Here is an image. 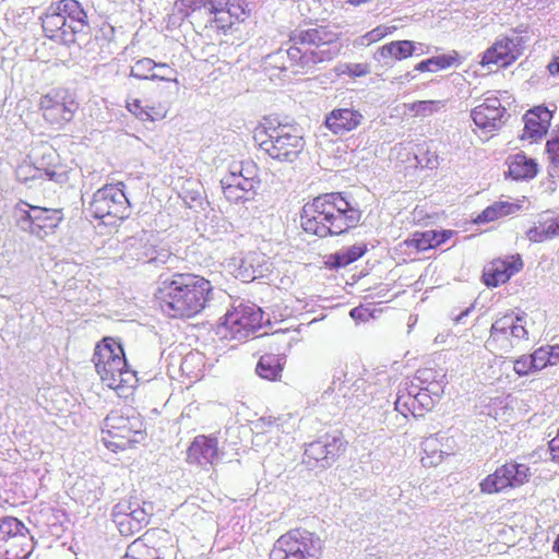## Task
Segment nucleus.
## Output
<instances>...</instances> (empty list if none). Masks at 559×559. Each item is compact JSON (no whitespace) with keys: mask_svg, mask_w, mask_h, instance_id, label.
Returning a JSON list of instances; mask_svg holds the SVG:
<instances>
[{"mask_svg":"<svg viewBox=\"0 0 559 559\" xmlns=\"http://www.w3.org/2000/svg\"><path fill=\"white\" fill-rule=\"evenodd\" d=\"M521 53V38L519 36H504L496 40L481 58L483 66L496 64L508 67L518 59Z\"/></svg>","mask_w":559,"mask_h":559,"instance_id":"nucleus-20","label":"nucleus"},{"mask_svg":"<svg viewBox=\"0 0 559 559\" xmlns=\"http://www.w3.org/2000/svg\"><path fill=\"white\" fill-rule=\"evenodd\" d=\"M513 369L519 376H526L532 371H536L531 356H521L514 360Z\"/></svg>","mask_w":559,"mask_h":559,"instance_id":"nucleus-49","label":"nucleus"},{"mask_svg":"<svg viewBox=\"0 0 559 559\" xmlns=\"http://www.w3.org/2000/svg\"><path fill=\"white\" fill-rule=\"evenodd\" d=\"M520 205L508 201H498L487 206L476 218V223L493 222L500 217L515 213Z\"/></svg>","mask_w":559,"mask_h":559,"instance_id":"nucleus-34","label":"nucleus"},{"mask_svg":"<svg viewBox=\"0 0 559 559\" xmlns=\"http://www.w3.org/2000/svg\"><path fill=\"white\" fill-rule=\"evenodd\" d=\"M26 527L16 518L5 516L0 520V540L15 536H25Z\"/></svg>","mask_w":559,"mask_h":559,"instance_id":"nucleus-38","label":"nucleus"},{"mask_svg":"<svg viewBox=\"0 0 559 559\" xmlns=\"http://www.w3.org/2000/svg\"><path fill=\"white\" fill-rule=\"evenodd\" d=\"M443 107L444 103L442 100H418L411 104L409 111L413 112L414 116L427 117Z\"/></svg>","mask_w":559,"mask_h":559,"instance_id":"nucleus-42","label":"nucleus"},{"mask_svg":"<svg viewBox=\"0 0 559 559\" xmlns=\"http://www.w3.org/2000/svg\"><path fill=\"white\" fill-rule=\"evenodd\" d=\"M219 459L218 440L214 435L197 436L187 450V462L205 469L217 464Z\"/></svg>","mask_w":559,"mask_h":559,"instance_id":"nucleus-19","label":"nucleus"},{"mask_svg":"<svg viewBox=\"0 0 559 559\" xmlns=\"http://www.w3.org/2000/svg\"><path fill=\"white\" fill-rule=\"evenodd\" d=\"M533 367L535 370H542L549 366V356L547 354L546 346L537 348L532 355Z\"/></svg>","mask_w":559,"mask_h":559,"instance_id":"nucleus-48","label":"nucleus"},{"mask_svg":"<svg viewBox=\"0 0 559 559\" xmlns=\"http://www.w3.org/2000/svg\"><path fill=\"white\" fill-rule=\"evenodd\" d=\"M230 296L215 288L203 276L192 273H175L164 280L157 292V299L164 313L171 318H191L216 300L224 301Z\"/></svg>","mask_w":559,"mask_h":559,"instance_id":"nucleus-1","label":"nucleus"},{"mask_svg":"<svg viewBox=\"0 0 559 559\" xmlns=\"http://www.w3.org/2000/svg\"><path fill=\"white\" fill-rule=\"evenodd\" d=\"M350 317L356 319V318H361L362 316V310L360 308H354L350 310L349 312Z\"/></svg>","mask_w":559,"mask_h":559,"instance_id":"nucleus-64","label":"nucleus"},{"mask_svg":"<svg viewBox=\"0 0 559 559\" xmlns=\"http://www.w3.org/2000/svg\"><path fill=\"white\" fill-rule=\"evenodd\" d=\"M552 112L544 106L530 109L524 115V135L531 139L542 138L547 133Z\"/></svg>","mask_w":559,"mask_h":559,"instance_id":"nucleus-24","label":"nucleus"},{"mask_svg":"<svg viewBox=\"0 0 559 559\" xmlns=\"http://www.w3.org/2000/svg\"><path fill=\"white\" fill-rule=\"evenodd\" d=\"M344 451V441L338 436L325 435L306 445L304 462L309 466L328 467Z\"/></svg>","mask_w":559,"mask_h":559,"instance_id":"nucleus-18","label":"nucleus"},{"mask_svg":"<svg viewBox=\"0 0 559 559\" xmlns=\"http://www.w3.org/2000/svg\"><path fill=\"white\" fill-rule=\"evenodd\" d=\"M423 390H424V386L421 384H419V382H417L414 378L411 381H405L404 383H402L400 385L397 394H409V396H412V395L417 396V394L421 393Z\"/></svg>","mask_w":559,"mask_h":559,"instance_id":"nucleus-50","label":"nucleus"},{"mask_svg":"<svg viewBox=\"0 0 559 559\" xmlns=\"http://www.w3.org/2000/svg\"><path fill=\"white\" fill-rule=\"evenodd\" d=\"M253 139L271 158L286 163H293L305 146L299 130L290 124L262 126L255 130Z\"/></svg>","mask_w":559,"mask_h":559,"instance_id":"nucleus-6","label":"nucleus"},{"mask_svg":"<svg viewBox=\"0 0 559 559\" xmlns=\"http://www.w3.org/2000/svg\"><path fill=\"white\" fill-rule=\"evenodd\" d=\"M262 310L253 304L239 302L228 310L217 328V334L226 340L242 342L261 328Z\"/></svg>","mask_w":559,"mask_h":559,"instance_id":"nucleus-10","label":"nucleus"},{"mask_svg":"<svg viewBox=\"0 0 559 559\" xmlns=\"http://www.w3.org/2000/svg\"><path fill=\"white\" fill-rule=\"evenodd\" d=\"M361 212L353 206L340 192L324 193L306 203L300 224L307 234L320 238L336 236L354 228Z\"/></svg>","mask_w":559,"mask_h":559,"instance_id":"nucleus-2","label":"nucleus"},{"mask_svg":"<svg viewBox=\"0 0 559 559\" xmlns=\"http://www.w3.org/2000/svg\"><path fill=\"white\" fill-rule=\"evenodd\" d=\"M127 109L141 121H156L166 117L167 108L160 103L144 104L138 98H128Z\"/></svg>","mask_w":559,"mask_h":559,"instance_id":"nucleus-27","label":"nucleus"},{"mask_svg":"<svg viewBox=\"0 0 559 559\" xmlns=\"http://www.w3.org/2000/svg\"><path fill=\"white\" fill-rule=\"evenodd\" d=\"M276 354H265L260 357L257 365V373L266 380H276L283 370V357L284 352L280 347H276Z\"/></svg>","mask_w":559,"mask_h":559,"instance_id":"nucleus-30","label":"nucleus"},{"mask_svg":"<svg viewBox=\"0 0 559 559\" xmlns=\"http://www.w3.org/2000/svg\"><path fill=\"white\" fill-rule=\"evenodd\" d=\"M151 502L121 500L112 508L111 516L122 535H133L147 525L153 514Z\"/></svg>","mask_w":559,"mask_h":559,"instance_id":"nucleus-16","label":"nucleus"},{"mask_svg":"<svg viewBox=\"0 0 559 559\" xmlns=\"http://www.w3.org/2000/svg\"><path fill=\"white\" fill-rule=\"evenodd\" d=\"M260 185L259 167L252 160L234 163L221 179L225 198L234 203L252 200Z\"/></svg>","mask_w":559,"mask_h":559,"instance_id":"nucleus-8","label":"nucleus"},{"mask_svg":"<svg viewBox=\"0 0 559 559\" xmlns=\"http://www.w3.org/2000/svg\"><path fill=\"white\" fill-rule=\"evenodd\" d=\"M245 5H236L233 9L228 8L227 11L213 14L209 21L210 27L226 33L236 23L243 21L247 17Z\"/></svg>","mask_w":559,"mask_h":559,"instance_id":"nucleus-29","label":"nucleus"},{"mask_svg":"<svg viewBox=\"0 0 559 559\" xmlns=\"http://www.w3.org/2000/svg\"><path fill=\"white\" fill-rule=\"evenodd\" d=\"M435 237V230L415 231L411 238L405 240V243L409 248H414L417 251H426L431 249V239Z\"/></svg>","mask_w":559,"mask_h":559,"instance_id":"nucleus-41","label":"nucleus"},{"mask_svg":"<svg viewBox=\"0 0 559 559\" xmlns=\"http://www.w3.org/2000/svg\"><path fill=\"white\" fill-rule=\"evenodd\" d=\"M395 409L401 413L404 417L412 414L415 417L423 416L419 412L416 395L409 396V394H397L395 401Z\"/></svg>","mask_w":559,"mask_h":559,"instance_id":"nucleus-40","label":"nucleus"},{"mask_svg":"<svg viewBox=\"0 0 559 559\" xmlns=\"http://www.w3.org/2000/svg\"><path fill=\"white\" fill-rule=\"evenodd\" d=\"M93 361L103 383L112 390L124 393L138 381L135 372L127 367L121 344L112 338H104L96 346Z\"/></svg>","mask_w":559,"mask_h":559,"instance_id":"nucleus-5","label":"nucleus"},{"mask_svg":"<svg viewBox=\"0 0 559 559\" xmlns=\"http://www.w3.org/2000/svg\"><path fill=\"white\" fill-rule=\"evenodd\" d=\"M58 155L52 148H48L44 153L41 162L39 163L38 169H44L46 177L58 183L68 181L69 176L64 166L59 164H52V159L57 158Z\"/></svg>","mask_w":559,"mask_h":559,"instance_id":"nucleus-32","label":"nucleus"},{"mask_svg":"<svg viewBox=\"0 0 559 559\" xmlns=\"http://www.w3.org/2000/svg\"><path fill=\"white\" fill-rule=\"evenodd\" d=\"M198 358H200L199 353H195V354H192V353H191V354L187 355V356L185 357L183 361H182V369L187 368V366H188L191 361H193V360H195V359H198Z\"/></svg>","mask_w":559,"mask_h":559,"instance_id":"nucleus-63","label":"nucleus"},{"mask_svg":"<svg viewBox=\"0 0 559 559\" xmlns=\"http://www.w3.org/2000/svg\"><path fill=\"white\" fill-rule=\"evenodd\" d=\"M362 120V115L353 108H336L325 117V127L336 135L355 130Z\"/></svg>","mask_w":559,"mask_h":559,"instance_id":"nucleus-23","label":"nucleus"},{"mask_svg":"<svg viewBox=\"0 0 559 559\" xmlns=\"http://www.w3.org/2000/svg\"><path fill=\"white\" fill-rule=\"evenodd\" d=\"M456 58L452 55H439L420 61L415 66L419 72H437L450 68Z\"/></svg>","mask_w":559,"mask_h":559,"instance_id":"nucleus-37","label":"nucleus"},{"mask_svg":"<svg viewBox=\"0 0 559 559\" xmlns=\"http://www.w3.org/2000/svg\"><path fill=\"white\" fill-rule=\"evenodd\" d=\"M236 5H245L242 0H210L206 10L211 15L227 11L228 8L233 9Z\"/></svg>","mask_w":559,"mask_h":559,"instance_id":"nucleus-44","label":"nucleus"},{"mask_svg":"<svg viewBox=\"0 0 559 559\" xmlns=\"http://www.w3.org/2000/svg\"><path fill=\"white\" fill-rule=\"evenodd\" d=\"M124 258L160 266L175 259L167 246L158 245L153 231L142 230L126 240Z\"/></svg>","mask_w":559,"mask_h":559,"instance_id":"nucleus-14","label":"nucleus"},{"mask_svg":"<svg viewBox=\"0 0 559 559\" xmlns=\"http://www.w3.org/2000/svg\"><path fill=\"white\" fill-rule=\"evenodd\" d=\"M177 75H178L177 70H175L169 64L156 62V70H154L153 75H151V81H164V82L178 83Z\"/></svg>","mask_w":559,"mask_h":559,"instance_id":"nucleus-43","label":"nucleus"},{"mask_svg":"<svg viewBox=\"0 0 559 559\" xmlns=\"http://www.w3.org/2000/svg\"><path fill=\"white\" fill-rule=\"evenodd\" d=\"M322 540L312 532L302 528L283 534L273 546L270 559H320Z\"/></svg>","mask_w":559,"mask_h":559,"instance_id":"nucleus-9","label":"nucleus"},{"mask_svg":"<svg viewBox=\"0 0 559 559\" xmlns=\"http://www.w3.org/2000/svg\"><path fill=\"white\" fill-rule=\"evenodd\" d=\"M102 440L106 448L117 451L139 443L144 438L143 421L132 409L112 411L104 419Z\"/></svg>","mask_w":559,"mask_h":559,"instance_id":"nucleus-7","label":"nucleus"},{"mask_svg":"<svg viewBox=\"0 0 559 559\" xmlns=\"http://www.w3.org/2000/svg\"><path fill=\"white\" fill-rule=\"evenodd\" d=\"M346 377H347V374L343 371L340 372V376L335 373L333 376V381H332L330 389L333 392H337L338 394L346 396L347 395V393L345 391V382L347 381Z\"/></svg>","mask_w":559,"mask_h":559,"instance_id":"nucleus-52","label":"nucleus"},{"mask_svg":"<svg viewBox=\"0 0 559 559\" xmlns=\"http://www.w3.org/2000/svg\"><path fill=\"white\" fill-rule=\"evenodd\" d=\"M289 41L294 45L302 73H311L318 64L336 58L342 45L337 33L326 27L297 28Z\"/></svg>","mask_w":559,"mask_h":559,"instance_id":"nucleus-4","label":"nucleus"},{"mask_svg":"<svg viewBox=\"0 0 559 559\" xmlns=\"http://www.w3.org/2000/svg\"><path fill=\"white\" fill-rule=\"evenodd\" d=\"M140 552H148V547L143 540L136 539L128 546L127 552L122 557V559H146L140 558Z\"/></svg>","mask_w":559,"mask_h":559,"instance_id":"nucleus-47","label":"nucleus"},{"mask_svg":"<svg viewBox=\"0 0 559 559\" xmlns=\"http://www.w3.org/2000/svg\"><path fill=\"white\" fill-rule=\"evenodd\" d=\"M419 412L430 411L435 405V399L425 390L416 396Z\"/></svg>","mask_w":559,"mask_h":559,"instance_id":"nucleus-51","label":"nucleus"},{"mask_svg":"<svg viewBox=\"0 0 559 559\" xmlns=\"http://www.w3.org/2000/svg\"><path fill=\"white\" fill-rule=\"evenodd\" d=\"M39 108L46 121L62 126L72 120L79 105L66 91H53L40 97Z\"/></svg>","mask_w":559,"mask_h":559,"instance_id":"nucleus-17","label":"nucleus"},{"mask_svg":"<svg viewBox=\"0 0 559 559\" xmlns=\"http://www.w3.org/2000/svg\"><path fill=\"white\" fill-rule=\"evenodd\" d=\"M509 176L514 180H530L538 173V165L535 159L523 153H518L510 158Z\"/></svg>","mask_w":559,"mask_h":559,"instance_id":"nucleus-28","label":"nucleus"},{"mask_svg":"<svg viewBox=\"0 0 559 559\" xmlns=\"http://www.w3.org/2000/svg\"><path fill=\"white\" fill-rule=\"evenodd\" d=\"M538 224L543 226L547 239L559 237L558 229L556 227V217L539 219Z\"/></svg>","mask_w":559,"mask_h":559,"instance_id":"nucleus-53","label":"nucleus"},{"mask_svg":"<svg viewBox=\"0 0 559 559\" xmlns=\"http://www.w3.org/2000/svg\"><path fill=\"white\" fill-rule=\"evenodd\" d=\"M210 0H181V3L187 9H190L192 11L199 10L201 8L207 7Z\"/></svg>","mask_w":559,"mask_h":559,"instance_id":"nucleus-59","label":"nucleus"},{"mask_svg":"<svg viewBox=\"0 0 559 559\" xmlns=\"http://www.w3.org/2000/svg\"><path fill=\"white\" fill-rule=\"evenodd\" d=\"M454 235L453 230H435V237L431 239V249L447 242Z\"/></svg>","mask_w":559,"mask_h":559,"instance_id":"nucleus-56","label":"nucleus"},{"mask_svg":"<svg viewBox=\"0 0 559 559\" xmlns=\"http://www.w3.org/2000/svg\"><path fill=\"white\" fill-rule=\"evenodd\" d=\"M390 33H391L390 27L380 25V26H377L376 28H373L372 31L368 32L366 35H364L360 38V41L362 45L364 44L370 45L372 43H376V41L382 39L384 36H386Z\"/></svg>","mask_w":559,"mask_h":559,"instance_id":"nucleus-46","label":"nucleus"},{"mask_svg":"<svg viewBox=\"0 0 559 559\" xmlns=\"http://www.w3.org/2000/svg\"><path fill=\"white\" fill-rule=\"evenodd\" d=\"M424 390L428 392L433 399H438L443 393V384L441 381L436 380L431 384L425 385Z\"/></svg>","mask_w":559,"mask_h":559,"instance_id":"nucleus-57","label":"nucleus"},{"mask_svg":"<svg viewBox=\"0 0 559 559\" xmlns=\"http://www.w3.org/2000/svg\"><path fill=\"white\" fill-rule=\"evenodd\" d=\"M546 349L549 356V366L557 365L559 362V345L546 346Z\"/></svg>","mask_w":559,"mask_h":559,"instance_id":"nucleus-60","label":"nucleus"},{"mask_svg":"<svg viewBox=\"0 0 559 559\" xmlns=\"http://www.w3.org/2000/svg\"><path fill=\"white\" fill-rule=\"evenodd\" d=\"M549 450L552 459L559 461V430L557 436L549 441Z\"/></svg>","mask_w":559,"mask_h":559,"instance_id":"nucleus-61","label":"nucleus"},{"mask_svg":"<svg viewBox=\"0 0 559 559\" xmlns=\"http://www.w3.org/2000/svg\"><path fill=\"white\" fill-rule=\"evenodd\" d=\"M522 267L523 261L520 254L496 259L485 267L483 274L484 283L488 287H497L507 283Z\"/></svg>","mask_w":559,"mask_h":559,"instance_id":"nucleus-22","label":"nucleus"},{"mask_svg":"<svg viewBox=\"0 0 559 559\" xmlns=\"http://www.w3.org/2000/svg\"><path fill=\"white\" fill-rule=\"evenodd\" d=\"M528 332L525 328V316L507 313L498 318L490 328V335L486 341V346L491 350H501L509 353L527 341Z\"/></svg>","mask_w":559,"mask_h":559,"instance_id":"nucleus-13","label":"nucleus"},{"mask_svg":"<svg viewBox=\"0 0 559 559\" xmlns=\"http://www.w3.org/2000/svg\"><path fill=\"white\" fill-rule=\"evenodd\" d=\"M156 70V62L151 58H141L134 61L130 67V76L138 80H150Z\"/></svg>","mask_w":559,"mask_h":559,"instance_id":"nucleus-39","label":"nucleus"},{"mask_svg":"<svg viewBox=\"0 0 559 559\" xmlns=\"http://www.w3.org/2000/svg\"><path fill=\"white\" fill-rule=\"evenodd\" d=\"M261 261H264V257L259 252L247 253L239 263L237 277L243 282H250L257 277L263 275V265Z\"/></svg>","mask_w":559,"mask_h":559,"instance_id":"nucleus-31","label":"nucleus"},{"mask_svg":"<svg viewBox=\"0 0 559 559\" xmlns=\"http://www.w3.org/2000/svg\"><path fill=\"white\" fill-rule=\"evenodd\" d=\"M296 424L292 415L283 417H261L254 423V428L260 432H289Z\"/></svg>","mask_w":559,"mask_h":559,"instance_id":"nucleus-33","label":"nucleus"},{"mask_svg":"<svg viewBox=\"0 0 559 559\" xmlns=\"http://www.w3.org/2000/svg\"><path fill=\"white\" fill-rule=\"evenodd\" d=\"M62 221L61 209L35 206L26 202H21L15 207L16 226L39 239L52 234Z\"/></svg>","mask_w":559,"mask_h":559,"instance_id":"nucleus-11","label":"nucleus"},{"mask_svg":"<svg viewBox=\"0 0 559 559\" xmlns=\"http://www.w3.org/2000/svg\"><path fill=\"white\" fill-rule=\"evenodd\" d=\"M421 47L420 44H416L412 40H396L380 47L376 52L378 61L386 59L403 60L413 55H420L417 49Z\"/></svg>","mask_w":559,"mask_h":559,"instance_id":"nucleus-26","label":"nucleus"},{"mask_svg":"<svg viewBox=\"0 0 559 559\" xmlns=\"http://www.w3.org/2000/svg\"><path fill=\"white\" fill-rule=\"evenodd\" d=\"M421 448L425 453V456L421 457L424 466L438 465L442 461L443 454L445 453L440 448L438 435L425 438L421 442Z\"/></svg>","mask_w":559,"mask_h":559,"instance_id":"nucleus-35","label":"nucleus"},{"mask_svg":"<svg viewBox=\"0 0 559 559\" xmlns=\"http://www.w3.org/2000/svg\"><path fill=\"white\" fill-rule=\"evenodd\" d=\"M40 20L46 37L67 46L74 44L90 29L87 13L78 0L52 2Z\"/></svg>","mask_w":559,"mask_h":559,"instance_id":"nucleus-3","label":"nucleus"},{"mask_svg":"<svg viewBox=\"0 0 559 559\" xmlns=\"http://www.w3.org/2000/svg\"><path fill=\"white\" fill-rule=\"evenodd\" d=\"M504 114L506 108L502 107L500 99L488 96L472 110L471 116L478 128L491 132L501 128Z\"/></svg>","mask_w":559,"mask_h":559,"instance_id":"nucleus-21","label":"nucleus"},{"mask_svg":"<svg viewBox=\"0 0 559 559\" xmlns=\"http://www.w3.org/2000/svg\"><path fill=\"white\" fill-rule=\"evenodd\" d=\"M414 378L417 382H419V384L425 386L427 384H431L432 382L438 380V378L443 379L444 374L431 368H424L417 370Z\"/></svg>","mask_w":559,"mask_h":559,"instance_id":"nucleus-45","label":"nucleus"},{"mask_svg":"<svg viewBox=\"0 0 559 559\" xmlns=\"http://www.w3.org/2000/svg\"><path fill=\"white\" fill-rule=\"evenodd\" d=\"M548 70L552 75L559 74V49L555 55L554 60L548 64Z\"/></svg>","mask_w":559,"mask_h":559,"instance_id":"nucleus-62","label":"nucleus"},{"mask_svg":"<svg viewBox=\"0 0 559 559\" xmlns=\"http://www.w3.org/2000/svg\"><path fill=\"white\" fill-rule=\"evenodd\" d=\"M124 183L106 185L98 189L90 203V211L94 217L108 218L106 224H112L111 219H124L130 214V202L124 193Z\"/></svg>","mask_w":559,"mask_h":559,"instance_id":"nucleus-12","label":"nucleus"},{"mask_svg":"<svg viewBox=\"0 0 559 559\" xmlns=\"http://www.w3.org/2000/svg\"><path fill=\"white\" fill-rule=\"evenodd\" d=\"M366 250L367 247L364 242L355 243L348 248H344L337 251L335 254H333L332 264L335 267H344L361 258L365 254Z\"/></svg>","mask_w":559,"mask_h":559,"instance_id":"nucleus-36","label":"nucleus"},{"mask_svg":"<svg viewBox=\"0 0 559 559\" xmlns=\"http://www.w3.org/2000/svg\"><path fill=\"white\" fill-rule=\"evenodd\" d=\"M526 237L531 242H543L547 240L544 228L538 223L526 231Z\"/></svg>","mask_w":559,"mask_h":559,"instance_id":"nucleus-54","label":"nucleus"},{"mask_svg":"<svg viewBox=\"0 0 559 559\" xmlns=\"http://www.w3.org/2000/svg\"><path fill=\"white\" fill-rule=\"evenodd\" d=\"M286 333L285 332H274L267 336V344L270 346H277L282 343H285L288 347L290 346L289 342L285 341Z\"/></svg>","mask_w":559,"mask_h":559,"instance_id":"nucleus-58","label":"nucleus"},{"mask_svg":"<svg viewBox=\"0 0 559 559\" xmlns=\"http://www.w3.org/2000/svg\"><path fill=\"white\" fill-rule=\"evenodd\" d=\"M532 476L531 468L523 463L508 462L486 476L479 484L480 491L486 495L502 492L509 488L521 487Z\"/></svg>","mask_w":559,"mask_h":559,"instance_id":"nucleus-15","label":"nucleus"},{"mask_svg":"<svg viewBox=\"0 0 559 559\" xmlns=\"http://www.w3.org/2000/svg\"><path fill=\"white\" fill-rule=\"evenodd\" d=\"M294 45L287 49H278L270 53L264 59L265 68L277 69L280 71H290L292 73H302L299 69V61Z\"/></svg>","mask_w":559,"mask_h":559,"instance_id":"nucleus-25","label":"nucleus"},{"mask_svg":"<svg viewBox=\"0 0 559 559\" xmlns=\"http://www.w3.org/2000/svg\"><path fill=\"white\" fill-rule=\"evenodd\" d=\"M547 152L551 163L559 166V135L547 142Z\"/></svg>","mask_w":559,"mask_h":559,"instance_id":"nucleus-55","label":"nucleus"}]
</instances>
